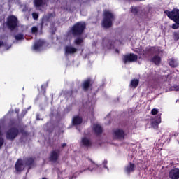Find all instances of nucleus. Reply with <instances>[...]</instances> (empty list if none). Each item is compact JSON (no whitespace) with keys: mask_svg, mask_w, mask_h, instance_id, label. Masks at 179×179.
<instances>
[{"mask_svg":"<svg viewBox=\"0 0 179 179\" xmlns=\"http://www.w3.org/2000/svg\"><path fill=\"white\" fill-rule=\"evenodd\" d=\"M113 20H114V15L108 10H105L103 13V20L102 22V26L106 29L111 27L113 25Z\"/></svg>","mask_w":179,"mask_h":179,"instance_id":"1","label":"nucleus"},{"mask_svg":"<svg viewBox=\"0 0 179 179\" xmlns=\"http://www.w3.org/2000/svg\"><path fill=\"white\" fill-rule=\"evenodd\" d=\"M86 27V23L78 22L71 29L73 36H79L83 33Z\"/></svg>","mask_w":179,"mask_h":179,"instance_id":"2","label":"nucleus"},{"mask_svg":"<svg viewBox=\"0 0 179 179\" xmlns=\"http://www.w3.org/2000/svg\"><path fill=\"white\" fill-rule=\"evenodd\" d=\"M165 13L167 15L168 17L175 22V23H178L179 24V10L173 9L172 11H165Z\"/></svg>","mask_w":179,"mask_h":179,"instance_id":"3","label":"nucleus"},{"mask_svg":"<svg viewBox=\"0 0 179 179\" xmlns=\"http://www.w3.org/2000/svg\"><path fill=\"white\" fill-rule=\"evenodd\" d=\"M7 26L10 30L15 29L16 26H17V18L13 15L8 17L7 20Z\"/></svg>","mask_w":179,"mask_h":179,"instance_id":"4","label":"nucleus"},{"mask_svg":"<svg viewBox=\"0 0 179 179\" xmlns=\"http://www.w3.org/2000/svg\"><path fill=\"white\" fill-rule=\"evenodd\" d=\"M138 59V55L134 54H130L129 55L124 56L123 61L124 64L127 62H135Z\"/></svg>","mask_w":179,"mask_h":179,"instance_id":"5","label":"nucleus"},{"mask_svg":"<svg viewBox=\"0 0 179 179\" xmlns=\"http://www.w3.org/2000/svg\"><path fill=\"white\" fill-rule=\"evenodd\" d=\"M18 131L17 129H10L7 134H6V138L7 139H15L16 138V136H17V134H18Z\"/></svg>","mask_w":179,"mask_h":179,"instance_id":"6","label":"nucleus"},{"mask_svg":"<svg viewBox=\"0 0 179 179\" xmlns=\"http://www.w3.org/2000/svg\"><path fill=\"white\" fill-rule=\"evenodd\" d=\"M169 177L171 179H179V169L174 168L171 169L169 173Z\"/></svg>","mask_w":179,"mask_h":179,"instance_id":"7","label":"nucleus"},{"mask_svg":"<svg viewBox=\"0 0 179 179\" xmlns=\"http://www.w3.org/2000/svg\"><path fill=\"white\" fill-rule=\"evenodd\" d=\"M113 136L116 139H124V136H125V134L124 131L122 129H116L113 131Z\"/></svg>","mask_w":179,"mask_h":179,"instance_id":"8","label":"nucleus"},{"mask_svg":"<svg viewBox=\"0 0 179 179\" xmlns=\"http://www.w3.org/2000/svg\"><path fill=\"white\" fill-rule=\"evenodd\" d=\"M16 171H23L24 170V163L22 159H18L15 164Z\"/></svg>","mask_w":179,"mask_h":179,"instance_id":"9","label":"nucleus"},{"mask_svg":"<svg viewBox=\"0 0 179 179\" xmlns=\"http://www.w3.org/2000/svg\"><path fill=\"white\" fill-rule=\"evenodd\" d=\"M59 156V150H54L50 154V160L52 162H57L58 157Z\"/></svg>","mask_w":179,"mask_h":179,"instance_id":"10","label":"nucleus"},{"mask_svg":"<svg viewBox=\"0 0 179 179\" xmlns=\"http://www.w3.org/2000/svg\"><path fill=\"white\" fill-rule=\"evenodd\" d=\"M43 44H44V41L39 40L33 46L34 51H39L40 48L43 47Z\"/></svg>","mask_w":179,"mask_h":179,"instance_id":"11","label":"nucleus"},{"mask_svg":"<svg viewBox=\"0 0 179 179\" xmlns=\"http://www.w3.org/2000/svg\"><path fill=\"white\" fill-rule=\"evenodd\" d=\"M78 51V49L75 48L72 46H66L65 48V53L66 54H75Z\"/></svg>","mask_w":179,"mask_h":179,"instance_id":"12","label":"nucleus"},{"mask_svg":"<svg viewBox=\"0 0 179 179\" xmlns=\"http://www.w3.org/2000/svg\"><path fill=\"white\" fill-rule=\"evenodd\" d=\"M81 143L83 145V146H86V148H90V146H92V141H90V139L86 137L82 138Z\"/></svg>","mask_w":179,"mask_h":179,"instance_id":"13","label":"nucleus"},{"mask_svg":"<svg viewBox=\"0 0 179 179\" xmlns=\"http://www.w3.org/2000/svg\"><path fill=\"white\" fill-rule=\"evenodd\" d=\"M135 170V164L130 163L129 165L126 166L125 171L126 173H132Z\"/></svg>","mask_w":179,"mask_h":179,"instance_id":"14","label":"nucleus"},{"mask_svg":"<svg viewBox=\"0 0 179 179\" xmlns=\"http://www.w3.org/2000/svg\"><path fill=\"white\" fill-rule=\"evenodd\" d=\"M93 130L94 131L95 134H101L103 132V129L101 126L99 124H94Z\"/></svg>","mask_w":179,"mask_h":179,"instance_id":"15","label":"nucleus"},{"mask_svg":"<svg viewBox=\"0 0 179 179\" xmlns=\"http://www.w3.org/2000/svg\"><path fill=\"white\" fill-rule=\"evenodd\" d=\"M72 122L73 125H79V124H82V119L79 116H76L73 118Z\"/></svg>","mask_w":179,"mask_h":179,"instance_id":"16","label":"nucleus"},{"mask_svg":"<svg viewBox=\"0 0 179 179\" xmlns=\"http://www.w3.org/2000/svg\"><path fill=\"white\" fill-rule=\"evenodd\" d=\"M34 5L35 8H40V6H44V2L43 0H34Z\"/></svg>","mask_w":179,"mask_h":179,"instance_id":"17","label":"nucleus"},{"mask_svg":"<svg viewBox=\"0 0 179 179\" xmlns=\"http://www.w3.org/2000/svg\"><path fill=\"white\" fill-rule=\"evenodd\" d=\"M169 65L172 68H176V67L178 66V62H177V60L176 59L172 58L169 60Z\"/></svg>","mask_w":179,"mask_h":179,"instance_id":"18","label":"nucleus"},{"mask_svg":"<svg viewBox=\"0 0 179 179\" xmlns=\"http://www.w3.org/2000/svg\"><path fill=\"white\" fill-rule=\"evenodd\" d=\"M89 86H90V79L84 81L83 84V87L84 90H87V89H89Z\"/></svg>","mask_w":179,"mask_h":179,"instance_id":"19","label":"nucleus"},{"mask_svg":"<svg viewBox=\"0 0 179 179\" xmlns=\"http://www.w3.org/2000/svg\"><path fill=\"white\" fill-rule=\"evenodd\" d=\"M152 62H154V64H155V65H159V64H160V57L155 56L152 59Z\"/></svg>","mask_w":179,"mask_h":179,"instance_id":"20","label":"nucleus"},{"mask_svg":"<svg viewBox=\"0 0 179 179\" xmlns=\"http://www.w3.org/2000/svg\"><path fill=\"white\" fill-rule=\"evenodd\" d=\"M138 85H139V80L134 79L131 81V85L132 87H137Z\"/></svg>","mask_w":179,"mask_h":179,"instance_id":"21","label":"nucleus"},{"mask_svg":"<svg viewBox=\"0 0 179 179\" xmlns=\"http://www.w3.org/2000/svg\"><path fill=\"white\" fill-rule=\"evenodd\" d=\"M15 40L19 41V40H23L24 38V37L23 34H18L15 36Z\"/></svg>","mask_w":179,"mask_h":179,"instance_id":"22","label":"nucleus"},{"mask_svg":"<svg viewBox=\"0 0 179 179\" xmlns=\"http://www.w3.org/2000/svg\"><path fill=\"white\" fill-rule=\"evenodd\" d=\"M34 162V159L33 158H29L26 162L25 164L27 166H31V164H33V162Z\"/></svg>","mask_w":179,"mask_h":179,"instance_id":"23","label":"nucleus"},{"mask_svg":"<svg viewBox=\"0 0 179 179\" xmlns=\"http://www.w3.org/2000/svg\"><path fill=\"white\" fill-rule=\"evenodd\" d=\"M75 44H77V45H79V44H82V43H83V39L80 38H78L75 41H74Z\"/></svg>","mask_w":179,"mask_h":179,"instance_id":"24","label":"nucleus"},{"mask_svg":"<svg viewBox=\"0 0 179 179\" xmlns=\"http://www.w3.org/2000/svg\"><path fill=\"white\" fill-rule=\"evenodd\" d=\"M159 120L158 121H155V122H152V127H155V125L156 126V127H157V125L159 124H160V122H162V120H160V116H159Z\"/></svg>","mask_w":179,"mask_h":179,"instance_id":"25","label":"nucleus"},{"mask_svg":"<svg viewBox=\"0 0 179 179\" xmlns=\"http://www.w3.org/2000/svg\"><path fill=\"white\" fill-rule=\"evenodd\" d=\"M159 113V110L157 108H153L151 110L152 115H156Z\"/></svg>","mask_w":179,"mask_h":179,"instance_id":"26","label":"nucleus"},{"mask_svg":"<svg viewBox=\"0 0 179 179\" xmlns=\"http://www.w3.org/2000/svg\"><path fill=\"white\" fill-rule=\"evenodd\" d=\"M173 38L174 40H179V33L178 32H174L173 33Z\"/></svg>","mask_w":179,"mask_h":179,"instance_id":"27","label":"nucleus"},{"mask_svg":"<svg viewBox=\"0 0 179 179\" xmlns=\"http://www.w3.org/2000/svg\"><path fill=\"white\" fill-rule=\"evenodd\" d=\"M172 29H173L174 30H177V29H179V24L176 22L175 24H172Z\"/></svg>","mask_w":179,"mask_h":179,"instance_id":"28","label":"nucleus"},{"mask_svg":"<svg viewBox=\"0 0 179 179\" xmlns=\"http://www.w3.org/2000/svg\"><path fill=\"white\" fill-rule=\"evenodd\" d=\"M171 90H174L175 92H178V90H179V86H178V85H173V86L171 87Z\"/></svg>","mask_w":179,"mask_h":179,"instance_id":"29","label":"nucleus"},{"mask_svg":"<svg viewBox=\"0 0 179 179\" xmlns=\"http://www.w3.org/2000/svg\"><path fill=\"white\" fill-rule=\"evenodd\" d=\"M33 18L36 20L38 19V14L37 13H32Z\"/></svg>","mask_w":179,"mask_h":179,"instance_id":"30","label":"nucleus"},{"mask_svg":"<svg viewBox=\"0 0 179 179\" xmlns=\"http://www.w3.org/2000/svg\"><path fill=\"white\" fill-rule=\"evenodd\" d=\"M131 13H134V15H136V13H138V8L134 7V8H132L131 9Z\"/></svg>","mask_w":179,"mask_h":179,"instance_id":"31","label":"nucleus"},{"mask_svg":"<svg viewBox=\"0 0 179 179\" xmlns=\"http://www.w3.org/2000/svg\"><path fill=\"white\" fill-rule=\"evenodd\" d=\"M37 30H38V29L36 27H33L31 29L32 33H37Z\"/></svg>","mask_w":179,"mask_h":179,"instance_id":"32","label":"nucleus"},{"mask_svg":"<svg viewBox=\"0 0 179 179\" xmlns=\"http://www.w3.org/2000/svg\"><path fill=\"white\" fill-rule=\"evenodd\" d=\"M3 145V138H0V149L2 148V145Z\"/></svg>","mask_w":179,"mask_h":179,"instance_id":"33","label":"nucleus"},{"mask_svg":"<svg viewBox=\"0 0 179 179\" xmlns=\"http://www.w3.org/2000/svg\"><path fill=\"white\" fill-rule=\"evenodd\" d=\"M2 45H3V42L0 41V47H2Z\"/></svg>","mask_w":179,"mask_h":179,"instance_id":"34","label":"nucleus"},{"mask_svg":"<svg viewBox=\"0 0 179 179\" xmlns=\"http://www.w3.org/2000/svg\"><path fill=\"white\" fill-rule=\"evenodd\" d=\"M173 136H178V134L175 133V134H173Z\"/></svg>","mask_w":179,"mask_h":179,"instance_id":"35","label":"nucleus"},{"mask_svg":"<svg viewBox=\"0 0 179 179\" xmlns=\"http://www.w3.org/2000/svg\"><path fill=\"white\" fill-rule=\"evenodd\" d=\"M65 146H66V143H63V144H62V147H63V148H65Z\"/></svg>","mask_w":179,"mask_h":179,"instance_id":"36","label":"nucleus"},{"mask_svg":"<svg viewBox=\"0 0 179 179\" xmlns=\"http://www.w3.org/2000/svg\"><path fill=\"white\" fill-rule=\"evenodd\" d=\"M103 163H104V164H107V160H105V161L103 162Z\"/></svg>","mask_w":179,"mask_h":179,"instance_id":"37","label":"nucleus"},{"mask_svg":"<svg viewBox=\"0 0 179 179\" xmlns=\"http://www.w3.org/2000/svg\"><path fill=\"white\" fill-rule=\"evenodd\" d=\"M108 48H111V45H108L107 46Z\"/></svg>","mask_w":179,"mask_h":179,"instance_id":"38","label":"nucleus"},{"mask_svg":"<svg viewBox=\"0 0 179 179\" xmlns=\"http://www.w3.org/2000/svg\"><path fill=\"white\" fill-rule=\"evenodd\" d=\"M36 120H39V119H38V116H36Z\"/></svg>","mask_w":179,"mask_h":179,"instance_id":"39","label":"nucleus"},{"mask_svg":"<svg viewBox=\"0 0 179 179\" xmlns=\"http://www.w3.org/2000/svg\"><path fill=\"white\" fill-rule=\"evenodd\" d=\"M0 136H1V131H0Z\"/></svg>","mask_w":179,"mask_h":179,"instance_id":"40","label":"nucleus"},{"mask_svg":"<svg viewBox=\"0 0 179 179\" xmlns=\"http://www.w3.org/2000/svg\"><path fill=\"white\" fill-rule=\"evenodd\" d=\"M178 143H179V141H178Z\"/></svg>","mask_w":179,"mask_h":179,"instance_id":"41","label":"nucleus"}]
</instances>
